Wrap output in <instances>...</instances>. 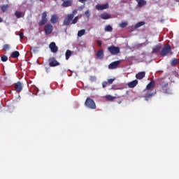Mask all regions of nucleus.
<instances>
[{
  "instance_id": "f257e3e1",
  "label": "nucleus",
  "mask_w": 179,
  "mask_h": 179,
  "mask_svg": "<svg viewBox=\"0 0 179 179\" xmlns=\"http://www.w3.org/2000/svg\"><path fill=\"white\" fill-rule=\"evenodd\" d=\"M156 86V82L155 80H151L146 86V89L144 90V92H146L144 97L146 101L149 100V99L153 97L155 94H156V92L153 91V89Z\"/></svg>"
},
{
  "instance_id": "f03ea898",
  "label": "nucleus",
  "mask_w": 179,
  "mask_h": 179,
  "mask_svg": "<svg viewBox=\"0 0 179 179\" xmlns=\"http://www.w3.org/2000/svg\"><path fill=\"white\" fill-rule=\"evenodd\" d=\"M160 92L164 94H171V90L169 87V83L165 81L164 79H161L159 81Z\"/></svg>"
},
{
  "instance_id": "7ed1b4c3",
  "label": "nucleus",
  "mask_w": 179,
  "mask_h": 179,
  "mask_svg": "<svg viewBox=\"0 0 179 179\" xmlns=\"http://www.w3.org/2000/svg\"><path fill=\"white\" fill-rule=\"evenodd\" d=\"M78 14V10L75 9L72 11V13L67 15L64 17V20L63 22V24L64 26H69V24H72V20H73V18L75 17V15Z\"/></svg>"
},
{
  "instance_id": "20e7f679",
  "label": "nucleus",
  "mask_w": 179,
  "mask_h": 179,
  "mask_svg": "<svg viewBox=\"0 0 179 179\" xmlns=\"http://www.w3.org/2000/svg\"><path fill=\"white\" fill-rule=\"evenodd\" d=\"M85 107H87L88 108H91V110H96V103L93 99L91 98H87L85 102Z\"/></svg>"
},
{
  "instance_id": "39448f33",
  "label": "nucleus",
  "mask_w": 179,
  "mask_h": 179,
  "mask_svg": "<svg viewBox=\"0 0 179 179\" xmlns=\"http://www.w3.org/2000/svg\"><path fill=\"white\" fill-rule=\"evenodd\" d=\"M108 50L112 55H117V54H120V47L111 45L108 47Z\"/></svg>"
},
{
  "instance_id": "423d86ee",
  "label": "nucleus",
  "mask_w": 179,
  "mask_h": 179,
  "mask_svg": "<svg viewBox=\"0 0 179 179\" xmlns=\"http://www.w3.org/2000/svg\"><path fill=\"white\" fill-rule=\"evenodd\" d=\"M171 45H166L163 48L162 50L161 51L160 54L161 55H162L163 57H166V55H167V54H170V52H171Z\"/></svg>"
},
{
  "instance_id": "0eeeda50",
  "label": "nucleus",
  "mask_w": 179,
  "mask_h": 179,
  "mask_svg": "<svg viewBox=\"0 0 179 179\" xmlns=\"http://www.w3.org/2000/svg\"><path fill=\"white\" fill-rule=\"evenodd\" d=\"M48 63L49 66H50L51 68L59 66V62H58V61H57V59L54 57H50L48 59Z\"/></svg>"
},
{
  "instance_id": "6e6552de",
  "label": "nucleus",
  "mask_w": 179,
  "mask_h": 179,
  "mask_svg": "<svg viewBox=\"0 0 179 179\" xmlns=\"http://www.w3.org/2000/svg\"><path fill=\"white\" fill-rule=\"evenodd\" d=\"M47 22H48V19H47V11H44L42 13L41 20L38 22V24L39 26H44Z\"/></svg>"
},
{
  "instance_id": "1a4fd4ad",
  "label": "nucleus",
  "mask_w": 179,
  "mask_h": 179,
  "mask_svg": "<svg viewBox=\"0 0 179 179\" xmlns=\"http://www.w3.org/2000/svg\"><path fill=\"white\" fill-rule=\"evenodd\" d=\"M52 29H53V27L51 24H48L45 25L43 30L46 36H49V34H51V33H52Z\"/></svg>"
},
{
  "instance_id": "9d476101",
  "label": "nucleus",
  "mask_w": 179,
  "mask_h": 179,
  "mask_svg": "<svg viewBox=\"0 0 179 179\" xmlns=\"http://www.w3.org/2000/svg\"><path fill=\"white\" fill-rule=\"evenodd\" d=\"M120 64L121 60L113 62L108 65V69H117Z\"/></svg>"
},
{
  "instance_id": "9b49d317",
  "label": "nucleus",
  "mask_w": 179,
  "mask_h": 179,
  "mask_svg": "<svg viewBox=\"0 0 179 179\" xmlns=\"http://www.w3.org/2000/svg\"><path fill=\"white\" fill-rule=\"evenodd\" d=\"M14 89L17 93H20L22 90H23V84L20 83V81H18L14 86Z\"/></svg>"
},
{
  "instance_id": "f8f14e48",
  "label": "nucleus",
  "mask_w": 179,
  "mask_h": 179,
  "mask_svg": "<svg viewBox=\"0 0 179 179\" xmlns=\"http://www.w3.org/2000/svg\"><path fill=\"white\" fill-rule=\"evenodd\" d=\"M49 48L50 49V51H52V52H53L54 54L58 52V46H57L55 42L50 43V44L49 45Z\"/></svg>"
},
{
  "instance_id": "ddd939ff",
  "label": "nucleus",
  "mask_w": 179,
  "mask_h": 179,
  "mask_svg": "<svg viewBox=\"0 0 179 179\" xmlns=\"http://www.w3.org/2000/svg\"><path fill=\"white\" fill-rule=\"evenodd\" d=\"M72 1L73 0H62L63 2L62 6L63 8H69V6H72Z\"/></svg>"
},
{
  "instance_id": "4468645a",
  "label": "nucleus",
  "mask_w": 179,
  "mask_h": 179,
  "mask_svg": "<svg viewBox=\"0 0 179 179\" xmlns=\"http://www.w3.org/2000/svg\"><path fill=\"white\" fill-rule=\"evenodd\" d=\"M96 9L97 10H104V9H108V3L105 4H98L96 6Z\"/></svg>"
},
{
  "instance_id": "2eb2a0df",
  "label": "nucleus",
  "mask_w": 179,
  "mask_h": 179,
  "mask_svg": "<svg viewBox=\"0 0 179 179\" xmlns=\"http://www.w3.org/2000/svg\"><path fill=\"white\" fill-rule=\"evenodd\" d=\"M138 83V80H132L131 82H129L127 83V86L128 87H129V89H134V87H135Z\"/></svg>"
},
{
  "instance_id": "dca6fc26",
  "label": "nucleus",
  "mask_w": 179,
  "mask_h": 179,
  "mask_svg": "<svg viewBox=\"0 0 179 179\" xmlns=\"http://www.w3.org/2000/svg\"><path fill=\"white\" fill-rule=\"evenodd\" d=\"M96 58L97 59H103L104 58V52L103 49H100L96 52Z\"/></svg>"
},
{
  "instance_id": "f3484780",
  "label": "nucleus",
  "mask_w": 179,
  "mask_h": 179,
  "mask_svg": "<svg viewBox=\"0 0 179 179\" xmlns=\"http://www.w3.org/2000/svg\"><path fill=\"white\" fill-rule=\"evenodd\" d=\"M100 17L103 20H107L108 19H111V15H110L108 13H103L100 15Z\"/></svg>"
},
{
  "instance_id": "a211bd4d",
  "label": "nucleus",
  "mask_w": 179,
  "mask_h": 179,
  "mask_svg": "<svg viewBox=\"0 0 179 179\" xmlns=\"http://www.w3.org/2000/svg\"><path fill=\"white\" fill-rule=\"evenodd\" d=\"M146 75V72L145 71H141L136 74V79H138V80H141V79H143Z\"/></svg>"
},
{
  "instance_id": "6ab92c4d",
  "label": "nucleus",
  "mask_w": 179,
  "mask_h": 179,
  "mask_svg": "<svg viewBox=\"0 0 179 179\" xmlns=\"http://www.w3.org/2000/svg\"><path fill=\"white\" fill-rule=\"evenodd\" d=\"M50 22L53 24H55V23H58V16L56 15H52L51 19H50Z\"/></svg>"
},
{
  "instance_id": "aec40b11",
  "label": "nucleus",
  "mask_w": 179,
  "mask_h": 179,
  "mask_svg": "<svg viewBox=\"0 0 179 179\" xmlns=\"http://www.w3.org/2000/svg\"><path fill=\"white\" fill-rule=\"evenodd\" d=\"M1 9L2 12L3 13H5L8 12V10H9V5H8V4L2 5L1 7Z\"/></svg>"
},
{
  "instance_id": "412c9836",
  "label": "nucleus",
  "mask_w": 179,
  "mask_h": 179,
  "mask_svg": "<svg viewBox=\"0 0 179 179\" xmlns=\"http://www.w3.org/2000/svg\"><path fill=\"white\" fill-rule=\"evenodd\" d=\"M138 2V5L139 8H142V6H145L146 5V1L145 0H136Z\"/></svg>"
},
{
  "instance_id": "4be33fe9",
  "label": "nucleus",
  "mask_w": 179,
  "mask_h": 179,
  "mask_svg": "<svg viewBox=\"0 0 179 179\" xmlns=\"http://www.w3.org/2000/svg\"><path fill=\"white\" fill-rule=\"evenodd\" d=\"M80 17H82V15H78V16L75 17L74 18H73L71 24H76V23H78V20H79V19H80Z\"/></svg>"
},
{
  "instance_id": "5701e85b",
  "label": "nucleus",
  "mask_w": 179,
  "mask_h": 179,
  "mask_svg": "<svg viewBox=\"0 0 179 179\" xmlns=\"http://www.w3.org/2000/svg\"><path fill=\"white\" fill-rule=\"evenodd\" d=\"M71 55H72V51H71L70 50H67L65 53V57H66V61H68V59H69V58H71Z\"/></svg>"
},
{
  "instance_id": "b1692460",
  "label": "nucleus",
  "mask_w": 179,
  "mask_h": 179,
  "mask_svg": "<svg viewBox=\"0 0 179 179\" xmlns=\"http://www.w3.org/2000/svg\"><path fill=\"white\" fill-rule=\"evenodd\" d=\"M179 63V59H173L171 61V66H176V65H177V64Z\"/></svg>"
},
{
  "instance_id": "393cba45",
  "label": "nucleus",
  "mask_w": 179,
  "mask_h": 179,
  "mask_svg": "<svg viewBox=\"0 0 179 179\" xmlns=\"http://www.w3.org/2000/svg\"><path fill=\"white\" fill-rule=\"evenodd\" d=\"M20 55V53H19V51H14L13 52L11 57L13 58H19Z\"/></svg>"
},
{
  "instance_id": "a878e982",
  "label": "nucleus",
  "mask_w": 179,
  "mask_h": 179,
  "mask_svg": "<svg viewBox=\"0 0 179 179\" xmlns=\"http://www.w3.org/2000/svg\"><path fill=\"white\" fill-rule=\"evenodd\" d=\"M106 99L107 101H113L114 99H117V97L113 96L111 95H106Z\"/></svg>"
},
{
  "instance_id": "bb28decb",
  "label": "nucleus",
  "mask_w": 179,
  "mask_h": 179,
  "mask_svg": "<svg viewBox=\"0 0 179 179\" xmlns=\"http://www.w3.org/2000/svg\"><path fill=\"white\" fill-rule=\"evenodd\" d=\"M145 25V22L141 21L138 22L135 26H134V29H139V27H141V26Z\"/></svg>"
},
{
  "instance_id": "cd10ccee",
  "label": "nucleus",
  "mask_w": 179,
  "mask_h": 179,
  "mask_svg": "<svg viewBox=\"0 0 179 179\" xmlns=\"http://www.w3.org/2000/svg\"><path fill=\"white\" fill-rule=\"evenodd\" d=\"M160 50H162V46L160 45H157L155 48L153 49L152 52L157 53L160 52Z\"/></svg>"
},
{
  "instance_id": "c85d7f7f",
  "label": "nucleus",
  "mask_w": 179,
  "mask_h": 179,
  "mask_svg": "<svg viewBox=\"0 0 179 179\" xmlns=\"http://www.w3.org/2000/svg\"><path fill=\"white\" fill-rule=\"evenodd\" d=\"M85 33H86V30L85 29H81L78 31V37H82V36H84Z\"/></svg>"
},
{
  "instance_id": "c756f323",
  "label": "nucleus",
  "mask_w": 179,
  "mask_h": 179,
  "mask_svg": "<svg viewBox=\"0 0 179 179\" xmlns=\"http://www.w3.org/2000/svg\"><path fill=\"white\" fill-rule=\"evenodd\" d=\"M23 14V13H22V11H16L15 13V15L16 16V17L17 19H20V17H22V15Z\"/></svg>"
},
{
  "instance_id": "7c9ffc66",
  "label": "nucleus",
  "mask_w": 179,
  "mask_h": 179,
  "mask_svg": "<svg viewBox=\"0 0 179 179\" xmlns=\"http://www.w3.org/2000/svg\"><path fill=\"white\" fill-rule=\"evenodd\" d=\"M105 31H113V27L110 25H106L105 27Z\"/></svg>"
},
{
  "instance_id": "2f4dec72",
  "label": "nucleus",
  "mask_w": 179,
  "mask_h": 179,
  "mask_svg": "<svg viewBox=\"0 0 179 179\" xmlns=\"http://www.w3.org/2000/svg\"><path fill=\"white\" fill-rule=\"evenodd\" d=\"M120 27L124 29V27L128 26V22H122L119 24Z\"/></svg>"
},
{
  "instance_id": "473e14b6",
  "label": "nucleus",
  "mask_w": 179,
  "mask_h": 179,
  "mask_svg": "<svg viewBox=\"0 0 179 179\" xmlns=\"http://www.w3.org/2000/svg\"><path fill=\"white\" fill-rule=\"evenodd\" d=\"M1 61L3 62H6V61H8V56L5 55H1Z\"/></svg>"
},
{
  "instance_id": "72a5a7b5",
  "label": "nucleus",
  "mask_w": 179,
  "mask_h": 179,
  "mask_svg": "<svg viewBox=\"0 0 179 179\" xmlns=\"http://www.w3.org/2000/svg\"><path fill=\"white\" fill-rule=\"evenodd\" d=\"M9 48H10V46L9 45V44H5L3 47V50L4 51H8V50H9Z\"/></svg>"
},
{
  "instance_id": "f704fd0d",
  "label": "nucleus",
  "mask_w": 179,
  "mask_h": 179,
  "mask_svg": "<svg viewBox=\"0 0 179 179\" xmlns=\"http://www.w3.org/2000/svg\"><path fill=\"white\" fill-rule=\"evenodd\" d=\"M96 76H91L90 77V82H96Z\"/></svg>"
},
{
  "instance_id": "c9c22d12",
  "label": "nucleus",
  "mask_w": 179,
  "mask_h": 179,
  "mask_svg": "<svg viewBox=\"0 0 179 179\" xmlns=\"http://www.w3.org/2000/svg\"><path fill=\"white\" fill-rule=\"evenodd\" d=\"M115 80V78H110V79L108 80V83L109 85H113V82H114Z\"/></svg>"
},
{
  "instance_id": "e433bc0d",
  "label": "nucleus",
  "mask_w": 179,
  "mask_h": 179,
  "mask_svg": "<svg viewBox=\"0 0 179 179\" xmlns=\"http://www.w3.org/2000/svg\"><path fill=\"white\" fill-rule=\"evenodd\" d=\"M85 13L86 17H90V12L89 10H86Z\"/></svg>"
},
{
  "instance_id": "4c0bfd02",
  "label": "nucleus",
  "mask_w": 179,
  "mask_h": 179,
  "mask_svg": "<svg viewBox=\"0 0 179 179\" xmlns=\"http://www.w3.org/2000/svg\"><path fill=\"white\" fill-rule=\"evenodd\" d=\"M108 83H107V81L103 82V83H102V87H106Z\"/></svg>"
},
{
  "instance_id": "58836bf2",
  "label": "nucleus",
  "mask_w": 179,
  "mask_h": 179,
  "mask_svg": "<svg viewBox=\"0 0 179 179\" xmlns=\"http://www.w3.org/2000/svg\"><path fill=\"white\" fill-rule=\"evenodd\" d=\"M96 43H97V45H99V47H101V45H102V44H103V43L101 42V41H97Z\"/></svg>"
},
{
  "instance_id": "ea45409f",
  "label": "nucleus",
  "mask_w": 179,
  "mask_h": 179,
  "mask_svg": "<svg viewBox=\"0 0 179 179\" xmlns=\"http://www.w3.org/2000/svg\"><path fill=\"white\" fill-rule=\"evenodd\" d=\"M19 36H20V38H21V39L24 38V35L23 34V32L20 33Z\"/></svg>"
},
{
  "instance_id": "a19ab883",
  "label": "nucleus",
  "mask_w": 179,
  "mask_h": 179,
  "mask_svg": "<svg viewBox=\"0 0 179 179\" xmlns=\"http://www.w3.org/2000/svg\"><path fill=\"white\" fill-rule=\"evenodd\" d=\"M87 0H79L81 3H85Z\"/></svg>"
},
{
  "instance_id": "79ce46f5",
  "label": "nucleus",
  "mask_w": 179,
  "mask_h": 179,
  "mask_svg": "<svg viewBox=\"0 0 179 179\" xmlns=\"http://www.w3.org/2000/svg\"><path fill=\"white\" fill-rule=\"evenodd\" d=\"M3 22V20H2V17H0V23H2Z\"/></svg>"
},
{
  "instance_id": "37998d69",
  "label": "nucleus",
  "mask_w": 179,
  "mask_h": 179,
  "mask_svg": "<svg viewBox=\"0 0 179 179\" xmlns=\"http://www.w3.org/2000/svg\"><path fill=\"white\" fill-rule=\"evenodd\" d=\"M39 1H43V0H39Z\"/></svg>"
}]
</instances>
